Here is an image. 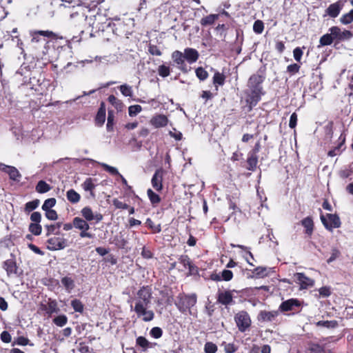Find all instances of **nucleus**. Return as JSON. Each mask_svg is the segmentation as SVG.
<instances>
[{
	"mask_svg": "<svg viewBox=\"0 0 353 353\" xmlns=\"http://www.w3.org/2000/svg\"><path fill=\"white\" fill-rule=\"evenodd\" d=\"M263 79L259 75H252L248 81V89L245 91V101L249 105L250 109L255 106L261 100L262 93L261 83Z\"/></svg>",
	"mask_w": 353,
	"mask_h": 353,
	"instance_id": "obj_1",
	"label": "nucleus"
},
{
	"mask_svg": "<svg viewBox=\"0 0 353 353\" xmlns=\"http://www.w3.org/2000/svg\"><path fill=\"white\" fill-rule=\"evenodd\" d=\"M152 297L151 290L148 287L141 288L137 293L134 298L135 305L137 307L139 305L142 307H150V301Z\"/></svg>",
	"mask_w": 353,
	"mask_h": 353,
	"instance_id": "obj_2",
	"label": "nucleus"
},
{
	"mask_svg": "<svg viewBox=\"0 0 353 353\" xmlns=\"http://www.w3.org/2000/svg\"><path fill=\"white\" fill-rule=\"evenodd\" d=\"M234 321L239 330L241 332H245L251 325L250 315L245 311H241L234 316Z\"/></svg>",
	"mask_w": 353,
	"mask_h": 353,
	"instance_id": "obj_3",
	"label": "nucleus"
},
{
	"mask_svg": "<svg viewBox=\"0 0 353 353\" xmlns=\"http://www.w3.org/2000/svg\"><path fill=\"white\" fill-rule=\"evenodd\" d=\"M321 221L325 228L330 231L339 228L341 224L339 216L335 214H327L325 216L321 215Z\"/></svg>",
	"mask_w": 353,
	"mask_h": 353,
	"instance_id": "obj_4",
	"label": "nucleus"
},
{
	"mask_svg": "<svg viewBox=\"0 0 353 353\" xmlns=\"http://www.w3.org/2000/svg\"><path fill=\"white\" fill-rule=\"evenodd\" d=\"M73 226L81 231L79 236L81 238L92 239L93 237V235L91 233L88 232L90 230V225L88 221L84 220L83 218L74 217L73 219Z\"/></svg>",
	"mask_w": 353,
	"mask_h": 353,
	"instance_id": "obj_5",
	"label": "nucleus"
},
{
	"mask_svg": "<svg viewBox=\"0 0 353 353\" xmlns=\"http://www.w3.org/2000/svg\"><path fill=\"white\" fill-rule=\"evenodd\" d=\"M196 303V296L194 294L185 295L180 297L179 302L176 303L179 310L185 312L188 310H190Z\"/></svg>",
	"mask_w": 353,
	"mask_h": 353,
	"instance_id": "obj_6",
	"label": "nucleus"
},
{
	"mask_svg": "<svg viewBox=\"0 0 353 353\" xmlns=\"http://www.w3.org/2000/svg\"><path fill=\"white\" fill-rule=\"evenodd\" d=\"M47 248L50 250H63L67 246V241L63 237L54 236L47 241Z\"/></svg>",
	"mask_w": 353,
	"mask_h": 353,
	"instance_id": "obj_7",
	"label": "nucleus"
},
{
	"mask_svg": "<svg viewBox=\"0 0 353 353\" xmlns=\"http://www.w3.org/2000/svg\"><path fill=\"white\" fill-rule=\"evenodd\" d=\"M81 214L83 217V219L86 221H95L96 223H99L103 219V215L100 213H94L92 210L88 207H84L81 210Z\"/></svg>",
	"mask_w": 353,
	"mask_h": 353,
	"instance_id": "obj_8",
	"label": "nucleus"
},
{
	"mask_svg": "<svg viewBox=\"0 0 353 353\" xmlns=\"http://www.w3.org/2000/svg\"><path fill=\"white\" fill-rule=\"evenodd\" d=\"M134 312L139 318H141L143 321H150L154 319V312L149 309V307H142L141 305L134 307Z\"/></svg>",
	"mask_w": 353,
	"mask_h": 353,
	"instance_id": "obj_9",
	"label": "nucleus"
},
{
	"mask_svg": "<svg viewBox=\"0 0 353 353\" xmlns=\"http://www.w3.org/2000/svg\"><path fill=\"white\" fill-rule=\"evenodd\" d=\"M297 283L300 285L301 289H307L314 285V281L305 276V274L298 272L294 274Z\"/></svg>",
	"mask_w": 353,
	"mask_h": 353,
	"instance_id": "obj_10",
	"label": "nucleus"
},
{
	"mask_svg": "<svg viewBox=\"0 0 353 353\" xmlns=\"http://www.w3.org/2000/svg\"><path fill=\"white\" fill-rule=\"evenodd\" d=\"M0 170L6 172L11 180L19 181L21 178V174L14 166L7 165L0 163Z\"/></svg>",
	"mask_w": 353,
	"mask_h": 353,
	"instance_id": "obj_11",
	"label": "nucleus"
},
{
	"mask_svg": "<svg viewBox=\"0 0 353 353\" xmlns=\"http://www.w3.org/2000/svg\"><path fill=\"white\" fill-rule=\"evenodd\" d=\"M168 118L162 114L154 115L150 121V123L156 128H164L168 124Z\"/></svg>",
	"mask_w": 353,
	"mask_h": 353,
	"instance_id": "obj_12",
	"label": "nucleus"
},
{
	"mask_svg": "<svg viewBox=\"0 0 353 353\" xmlns=\"http://www.w3.org/2000/svg\"><path fill=\"white\" fill-rule=\"evenodd\" d=\"M163 170L162 169H158L155 171L152 176L151 183L154 189L157 191H161L163 188Z\"/></svg>",
	"mask_w": 353,
	"mask_h": 353,
	"instance_id": "obj_13",
	"label": "nucleus"
},
{
	"mask_svg": "<svg viewBox=\"0 0 353 353\" xmlns=\"http://www.w3.org/2000/svg\"><path fill=\"white\" fill-rule=\"evenodd\" d=\"M172 59L176 64L179 69L185 72L188 71L185 64L184 54L181 52L179 50L174 51L172 54Z\"/></svg>",
	"mask_w": 353,
	"mask_h": 353,
	"instance_id": "obj_14",
	"label": "nucleus"
},
{
	"mask_svg": "<svg viewBox=\"0 0 353 353\" xmlns=\"http://www.w3.org/2000/svg\"><path fill=\"white\" fill-rule=\"evenodd\" d=\"M32 39L31 41L32 43H37L39 41V36H43L46 37H54L55 34L50 30H34L30 31V32Z\"/></svg>",
	"mask_w": 353,
	"mask_h": 353,
	"instance_id": "obj_15",
	"label": "nucleus"
},
{
	"mask_svg": "<svg viewBox=\"0 0 353 353\" xmlns=\"http://www.w3.org/2000/svg\"><path fill=\"white\" fill-rule=\"evenodd\" d=\"M183 54L185 59L190 64L195 63L199 57L198 51L190 48H185Z\"/></svg>",
	"mask_w": 353,
	"mask_h": 353,
	"instance_id": "obj_16",
	"label": "nucleus"
},
{
	"mask_svg": "<svg viewBox=\"0 0 353 353\" xmlns=\"http://www.w3.org/2000/svg\"><path fill=\"white\" fill-rule=\"evenodd\" d=\"M233 296L230 291H224L219 293L218 301L223 305H229L232 302Z\"/></svg>",
	"mask_w": 353,
	"mask_h": 353,
	"instance_id": "obj_17",
	"label": "nucleus"
},
{
	"mask_svg": "<svg viewBox=\"0 0 353 353\" xmlns=\"http://www.w3.org/2000/svg\"><path fill=\"white\" fill-rule=\"evenodd\" d=\"M179 262L183 265V269H181V270H188L190 273H192L194 271L195 268L192 264L190 259L188 256H181L179 259Z\"/></svg>",
	"mask_w": 353,
	"mask_h": 353,
	"instance_id": "obj_18",
	"label": "nucleus"
},
{
	"mask_svg": "<svg viewBox=\"0 0 353 353\" xmlns=\"http://www.w3.org/2000/svg\"><path fill=\"white\" fill-rule=\"evenodd\" d=\"M299 305V302L296 299H291L283 302L279 308L282 311H290L293 310L294 307Z\"/></svg>",
	"mask_w": 353,
	"mask_h": 353,
	"instance_id": "obj_19",
	"label": "nucleus"
},
{
	"mask_svg": "<svg viewBox=\"0 0 353 353\" xmlns=\"http://www.w3.org/2000/svg\"><path fill=\"white\" fill-rule=\"evenodd\" d=\"M95 182L96 179L92 178H87L81 185L82 188L86 192H90V195L92 196H94L93 190L96 187Z\"/></svg>",
	"mask_w": 353,
	"mask_h": 353,
	"instance_id": "obj_20",
	"label": "nucleus"
},
{
	"mask_svg": "<svg viewBox=\"0 0 353 353\" xmlns=\"http://www.w3.org/2000/svg\"><path fill=\"white\" fill-rule=\"evenodd\" d=\"M3 268L6 270L7 274L10 276L17 273V265L12 260H7L4 262Z\"/></svg>",
	"mask_w": 353,
	"mask_h": 353,
	"instance_id": "obj_21",
	"label": "nucleus"
},
{
	"mask_svg": "<svg viewBox=\"0 0 353 353\" xmlns=\"http://www.w3.org/2000/svg\"><path fill=\"white\" fill-rule=\"evenodd\" d=\"M66 197L68 200L72 203H77L81 199L80 194L73 189H70L67 192Z\"/></svg>",
	"mask_w": 353,
	"mask_h": 353,
	"instance_id": "obj_22",
	"label": "nucleus"
},
{
	"mask_svg": "<svg viewBox=\"0 0 353 353\" xmlns=\"http://www.w3.org/2000/svg\"><path fill=\"white\" fill-rule=\"evenodd\" d=\"M248 167V169L251 171H254L258 163V157L255 154L249 153L248 158L247 160Z\"/></svg>",
	"mask_w": 353,
	"mask_h": 353,
	"instance_id": "obj_23",
	"label": "nucleus"
},
{
	"mask_svg": "<svg viewBox=\"0 0 353 353\" xmlns=\"http://www.w3.org/2000/svg\"><path fill=\"white\" fill-rule=\"evenodd\" d=\"M218 18L219 14H210L202 18L200 23L203 26H210L212 25Z\"/></svg>",
	"mask_w": 353,
	"mask_h": 353,
	"instance_id": "obj_24",
	"label": "nucleus"
},
{
	"mask_svg": "<svg viewBox=\"0 0 353 353\" xmlns=\"http://www.w3.org/2000/svg\"><path fill=\"white\" fill-rule=\"evenodd\" d=\"M105 120V109L103 106V104H102L101 107L98 110L95 121L98 125H102L104 123Z\"/></svg>",
	"mask_w": 353,
	"mask_h": 353,
	"instance_id": "obj_25",
	"label": "nucleus"
},
{
	"mask_svg": "<svg viewBox=\"0 0 353 353\" xmlns=\"http://www.w3.org/2000/svg\"><path fill=\"white\" fill-rule=\"evenodd\" d=\"M225 77L223 73L215 72L213 77V83L216 88H217L218 85H223L225 83ZM216 90H218V88H216Z\"/></svg>",
	"mask_w": 353,
	"mask_h": 353,
	"instance_id": "obj_26",
	"label": "nucleus"
},
{
	"mask_svg": "<svg viewBox=\"0 0 353 353\" xmlns=\"http://www.w3.org/2000/svg\"><path fill=\"white\" fill-rule=\"evenodd\" d=\"M36 191L39 193L43 194L51 190V187L44 181H39L36 185Z\"/></svg>",
	"mask_w": 353,
	"mask_h": 353,
	"instance_id": "obj_27",
	"label": "nucleus"
},
{
	"mask_svg": "<svg viewBox=\"0 0 353 353\" xmlns=\"http://www.w3.org/2000/svg\"><path fill=\"white\" fill-rule=\"evenodd\" d=\"M61 283L65 287L68 292H70L74 288V281L70 277L65 276L62 278Z\"/></svg>",
	"mask_w": 353,
	"mask_h": 353,
	"instance_id": "obj_28",
	"label": "nucleus"
},
{
	"mask_svg": "<svg viewBox=\"0 0 353 353\" xmlns=\"http://www.w3.org/2000/svg\"><path fill=\"white\" fill-rule=\"evenodd\" d=\"M108 101L115 107V108L121 111L123 108V103L122 101L119 99H118L117 97H115L114 95H110L108 97Z\"/></svg>",
	"mask_w": 353,
	"mask_h": 353,
	"instance_id": "obj_29",
	"label": "nucleus"
},
{
	"mask_svg": "<svg viewBox=\"0 0 353 353\" xmlns=\"http://www.w3.org/2000/svg\"><path fill=\"white\" fill-rule=\"evenodd\" d=\"M341 8L337 3L331 4L327 9V13L332 17H336L339 15Z\"/></svg>",
	"mask_w": 353,
	"mask_h": 353,
	"instance_id": "obj_30",
	"label": "nucleus"
},
{
	"mask_svg": "<svg viewBox=\"0 0 353 353\" xmlns=\"http://www.w3.org/2000/svg\"><path fill=\"white\" fill-rule=\"evenodd\" d=\"M302 225L306 229V233L311 234L313 231V221L310 217H306L302 221Z\"/></svg>",
	"mask_w": 353,
	"mask_h": 353,
	"instance_id": "obj_31",
	"label": "nucleus"
},
{
	"mask_svg": "<svg viewBox=\"0 0 353 353\" xmlns=\"http://www.w3.org/2000/svg\"><path fill=\"white\" fill-rule=\"evenodd\" d=\"M277 316L276 312L262 311L260 313L261 318L265 321H271Z\"/></svg>",
	"mask_w": 353,
	"mask_h": 353,
	"instance_id": "obj_32",
	"label": "nucleus"
},
{
	"mask_svg": "<svg viewBox=\"0 0 353 353\" xmlns=\"http://www.w3.org/2000/svg\"><path fill=\"white\" fill-rule=\"evenodd\" d=\"M119 90L121 94L125 97H132L133 94L132 87L128 84L121 85L119 87Z\"/></svg>",
	"mask_w": 353,
	"mask_h": 353,
	"instance_id": "obj_33",
	"label": "nucleus"
},
{
	"mask_svg": "<svg viewBox=\"0 0 353 353\" xmlns=\"http://www.w3.org/2000/svg\"><path fill=\"white\" fill-rule=\"evenodd\" d=\"M270 270H271L270 268L268 269L267 268H264V267H257L256 268H255L253 272H254V274H255V275L256 276L260 277V278H263L268 275L269 271Z\"/></svg>",
	"mask_w": 353,
	"mask_h": 353,
	"instance_id": "obj_34",
	"label": "nucleus"
},
{
	"mask_svg": "<svg viewBox=\"0 0 353 353\" xmlns=\"http://www.w3.org/2000/svg\"><path fill=\"white\" fill-rule=\"evenodd\" d=\"M319 42V48L330 45L333 42V37L330 34H325L321 37Z\"/></svg>",
	"mask_w": 353,
	"mask_h": 353,
	"instance_id": "obj_35",
	"label": "nucleus"
},
{
	"mask_svg": "<svg viewBox=\"0 0 353 353\" xmlns=\"http://www.w3.org/2000/svg\"><path fill=\"white\" fill-rule=\"evenodd\" d=\"M196 76L201 81H204L208 77V72L202 67H199L195 70Z\"/></svg>",
	"mask_w": 353,
	"mask_h": 353,
	"instance_id": "obj_36",
	"label": "nucleus"
},
{
	"mask_svg": "<svg viewBox=\"0 0 353 353\" xmlns=\"http://www.w3.org/2000/svg\"><path fill=\"white\" fill-rule=\"evenodd\" d=\"M340 21L345 25L351 23L353 21V10H351L348 13L343 14L341 17Z\"/></svg>",
	"mask_w": 353,
	"mask_h": 353,
	"instance_id": "obj_37",
	"label": "nucleus"
},
{
	"mask_svg": "<svg viewBox=\"0 0 353 353\" xmlns=\"http://www.w3.org/2000/svg\"><path fill=\"white\" fill-rule=\"evenodd\" d=\"M54 323L59 327H63L68 322L65 315H59L53 319Z\"/></svg>",
	"mask_w": 353,
	"mask_h": 353,
	"instance_id": "obj_38",
	"label": "nucleus"
},
{
	"mask_svg": "<svg viewBox=\"0 0 353 353\" xmlns=\"http://www.w3.org/2000/svg\"><path fill=\"white\" fill-rule=\"evenodd\" d=\"M147 194L152 204H157L160 202L161 199L159 196L154 192L151 189L148 190Z\"/></svg>",
	"mask_w": 353,
	"mask_h": 353,
	"instance_id": "obj_39",
	"label": "nucleus"
},
{
	"mask_svg": "<svg viewBox=\"0 0 353 353\" xmlns=\"http://www.w3.org/2000/svg\"><path fill=\"white\" fill-rule=\"evenodd\" d=\"M217 350V345L212 342H207L204 345L205 353H216Z\"/></svg>",
	"mask_w": 353,
	"mask_h": 353,
	"instance_id": "obj_40",
	"label": "nucleus"
},
{
	"mask_svg": "<svg viewBox=\"0 0 353 353\" xmlns=\"http://www.w3.org/2000/svg\"><path fill=\"white\" fill-rule=\"evenodd\" d=\"M56 204V199L54 198H50L46 199L43 205H42V210L46 211L48 210H52L51 208L54 207Z\"/></svg>",
	"mask_w": 353,
	"mask_h": 353,
	"instance_id": "obj_41",
	"label": "nucleus"
},
{
	"mask_svg": "<svg viewBox=\"0 0 353 353\" xmlns=\"http://www.w3.org/2000/svg\"><path fill=\"white\" fill-rule=\"evenodd\" d=\"M29 230L34 235H39L41 233L42 228L39 223H30L29 225Z\"/></svg>",
	"mask_w": 353,
	"mask_h": 353,
	"instance_id": "obj_42",
	"label": "nucleus"
},
{
	"mask_svg": "<svg viewBox=\"0 0 353 353\" xmlns=\"http://www.w3.org/2000/svg\"><path fill=\"white\" fill-rule=\"evenodd\" d=\"M317 326H323L327 328L336 327L337 322L335 321H320L316 323Z\"/></svg>",
	"mask_w": 353,
	"mask_h": 353,
	"instance_id": "obj_43",
	"label": "nucleus"
},
{
	"mask_svg": "<svg viewBox=\"0 0 353 353\" xmlns=\"http://www.w3.org/2000/svg\"><path fill=\"white\" fill-rule=\"evenodd\" d=\"M142 111V108L139 105H130L128 108V113L130 117H134Z\"/></svg>",
	"mask_w": 353,
	"mask_h": 353,
	"instance_id": "obj_44",
	"label": "nucleus"
},
{
	"mask_svg": "<svg viewBox=\"0 0 353 353\" xmlns=\"http://www.w3.org/2000/svg\"><path fill=\"white\" fill-rule=\"evenodd\" d=\"M39 204V201L37 199L28 202L25 206V211L27 212H30L35 210L38 207Z\"/></svg>",
	"mask_w": 353,
	"mask_h": 353,
	"instance_id": "obj_45",
	"label": "nucleus"
},
{
	"mask_svg": "<svg viewBox=\"0 0 353 353\" xmlns=\"http://www.w3.org/2000/svg\"><path fill=\"white\" fill-rule=\"evenodd\" d=\"M309 353H324V349L319 344L312 343L308 348Z\"/></svg>",
	"mask_w": 353,
	"mask_h": 353,
	"instance_id": "obj_46",
	"label": "nucleus"
},
{
	"mask_svg": "<svg viewBox=\"0 0 353 353\" xmlns=\"http://www.w3.org/2000/svg\"><path fill=\"white\" fill-rule=\"evenodd\" d=\"M158 73L162 77H167L170 74V68L165 65H161L158 68Z\"/></svg>",
	"mask_w": 353,
	"mask_h": 353,
	"instance_id": "obj_47",
	"label": "nucleus"
},
{
	"mask_svg": "<svg viewBox=\"0 0 353 353\" xmlns=\"http://www.w3.org/2000/svg\"><path fill=\"white\" fill-rule=\"evenodd\" d=\"M71 305L75 312H82L83 311V305L79 300L72 301Z\"/></svg>",
	"mask_w": 353,
	"mask_h": 353,
	"instance_id": "obj_48",
	"label": "nucleus"
},
{
	"mask_svg": "<svg viewBox=\"0 0 353 353\" xmlns=\"http://www.w3.org/2000/svg\"><path fill=\"white\" fill-rule=\"evenodd\" d=\"M100 165L109 173H110L112 175H119V172L117 170V168L110 166L106 163H101Z\"/></svg>",
	"mask_w": 353,
	"mask_h": 353,
	"instance_id": "obj_49",
	"label": "nucleus"
},
{
	"mask_svg": "<svg viewBox=\"0 0 353 353\" xmlns=\"http://www.w3.org/2000/svg\"><path fill=\"white\" fill-rule=\"evenodd\" d=\"M222 345L224 347L225 353H234L237 350V347L234 343H227L224 342Z\"/></svg>",
	"mask_w": 353,
	"mask_h": 353,
	"instance_id": "obj_50",
	"label": "nucleus"
},
{
	"mask_svg": "<svg viewBox=\"0 0 353 353\" xmlns=\"http://www.w3.org/2000/svg\"><path fill=\"white\" fill-rule=\"evenodd\" d=\"M263 29H264V26H263V23L261 21L257 20L254 23L253 30L256 33H257V34L262 33V32L263 31Z\"/></svg>",
	"mask_w": 353,
	"mask_h": 353,
	"instance_id": "obj_51",
	"label": "nucleus"
},
{
	"mask_svg": "<svg viewBox=\"0 0 353 353\" xmlns=\"http://www.w3.org/2000/svg\"><path fill=\"white\" fill-rule=\"evenodd\" d=\"M330 34L333 37V40L334 39L339 40L341 37V29L336 26L332 27L330 29Z\"/></svg>",
	"mask_w": 353,
	"mask_h": 353,
	"instance_id": "obj_52",
	"label": "nucleus"
},
{
	"mask_svg": "<svg viewBox=\"0 0 353 353\" xmlns=\"http://www.w3.org/2000/svg\"><path fill=\"white\" fill-rule=\"evenodd\" d=\"M137 343L144 349L148 348L149 346L148 341L143 336H139L137 339Z\"/></svg>",
	"mask_w": 353,
	"mask_h": 353,
	"instance_id": "obj_53",
	"label": "nucleus"
},
{
	"mask_svg": "<svg viewBox=\"0 0 353 353\" xmlns=\"http://www.w3.org/2000/svg\"><path fill=\"white\" fill-rule=\"evenodd\" d=\"M45 212H46V216L48 219L52 220V221H55L57 219L58 215L55 210H46Z\"/></svg>",
	"mask_w": 353,
	"mask_h": 353,
	"instance_id": "obj_54",
	"label": "nucleus"
},
{
	"mask_svg": "<svg viewBox=\"0 0 353 353\" xmlns=\"http://www.w3.org/2000/svg\"><path fill=\"white\" fill-rule=\"evenodd\" d=\"M162 330L160 327H154L150 330V335L154 339H159L162 336Z\"/></svg>",
	"mask_w": 353,
	"mask_h": 353,
	"instance_id": "obj_55",
	"label": "nucleus"
},
{
	"mask_svg": "<svg viewBox=\"0 0 353 353\" xmlns=\"http://www.w3.org/2000/svg\"><path fill=\"white\" fill-rule=\"evenodd\" d=\"M303 54V50L299 47L296 48L293 50L294 58L298 62H299L301 61Z\"/></svg>",
	"mask_w": 353,
	"mask_h": 353,
	"instance_id": "obj_56",
	"label": "nucleus"
},
{
	"mask_svg": "<svg viewBox=\"0 0 353 353\" xmlns=\"http://www.w3.org/2000/svg\"><path fill=\"white\" fill-rule=\"evenodd\" d=\"M232 272L228 270H224L221 273L222 279L226 281H229L232 279Z\"/></svg>",
	"mask_w": 353,
	"mask_h": 353,
	"instance_id": "obj_57",
	"label": "nucleus"
},
{
	"mask_svg": "<svg viewBox=\"0 0 353 353\" xmlns=\"http://www.w3.org/2000/svg\"><path fill=\"white\" fill-rule=\"evenodd\" d=\"M30 220L32 221V223H39L41 220V214L39 212H33L30 216Z\"/></svg>",
	"mask_w": 353,
	"mask_h": 353,
	"instance_id": "obj_58",
	"label": "nucleus"
},
{
	"mask_svg": "<svg viewBox=\"0 0 353 353\" xmlns=\"http://www.w3.org/2000/svg\"><path fill=\"white\" fill-rule=\"evenodd\" d=\"M113 205L115 206V208L118 209H128L129 208V206L128 204L123 203L122 201L115 199L112 201Z\"/></svg>",
	"mask_w": 353,
	"mask_h": 353,
	"instance_id": "obj_59",
	"label": "nucleus"
},
{
	"mask_svg": "<svg viewBox=\"0 0 353 353\" xmlns=\"http://www.w3.org/2000/svg\"><path fill=\"white\" fill-rule=\"evenodd\" d=\"M299 69L300 65L296 63L290 64L287 67V71L291 74L297 73Z\"/></svg>",
	"mask_w": 353,
	"mask_h": 353,
	"instance_id": "obj_60",
	"label": "nucleus"
},
{
	"mask_svg": "<svg viewBox=\"0 0 353 353\" xmlns=\"http://www.w3.org/2000/svg\"><path fill=\"white\" fill-rule=\"evenodd\" d=\"M319 292L320 296L323 297H327L330 295V288L329 287L325 286L322 287L319 290Z\"/></svg>",
	"mask_w": 353,
	"mask_h": 353,
	"instance_id": "obj_61",
	"label": "nucleus"
},
{
	"mask_svg": "<svg viewBox=\"0 0 353 353\" xmlns=\"http://www.w3.org/2000/svg\"><path fill=\"white\" fill-rule=\"evenodd\" d=\"M297 123V114L294 112L291 114L290 122H289V126L291 128H294L296 125Z\"/></svg>",
	"mask_w": 353,
	"mask_h": 353,
	"instance_id": "obj_62",
	"label": "nucleus"
},
{
	"mask_svg": "<svg viewBox=\"0 0 353 353\" xmlns=\"http://www.w3.org/2000/svg\"><path fill=\"white\" fill-rule=\"evenodd\" d=\"M352 37V33L349 30H344L341 32V37L339 40H348Z\"/></svg>",
	"mask_w": 353,
	"mask_h": 353,
	"instance_id": "obj_63",
	"label": "nucleus"
},
{
	"mask_svg": "<svg viewBox=\"0 0 353 353\" xmlns=\"http://www.w3.org/2000/svg\"><path fill=\"white\" fill-rule=\"evenodd\" d=\"M1 339L5 343H10L11 341V335L7 331H3L1 334Z\"/></svg>",
	"mask_w": 353,
	"mask_h": 353,
	"instance_id": "obj_64",
	"label": "nucleus"
}]
</instances>
